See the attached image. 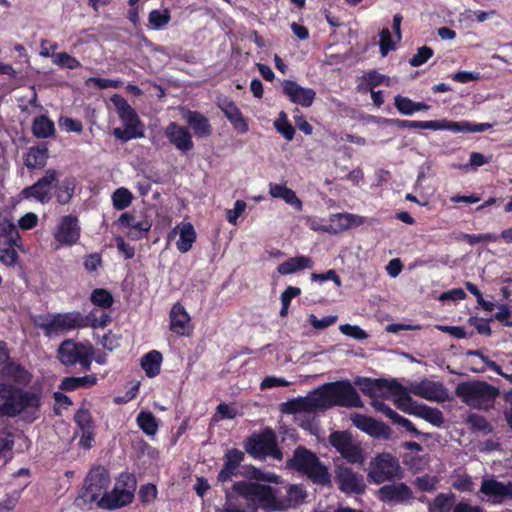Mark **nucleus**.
Masks as SVG:
<instances>
[{
    "label": "nucleus",
    "instance_id": "25",
    "mask_svg": "<svg viewBox=\"0 0 512 512\" xmlns=\"http://www.w3.org/2000/svg\"><path fill=\"white\" fill-rule=\"evenodd\" d=\"M329 224L323 226V230L329 233H338L347 230L352 226H360L363 224V217L350 213H336L329 218Z\"/></svg>",
    "mask_w": 512,
    "mask_h": 512
},
{
    "label": "nucleus",
    "instance_id": "51",
    "mask_svg": "<svg viewBox=\"0 0 512 512\" xmlns=\"http://www.w3.org/2000/svg\"><path fill=\"white\" fill-rule=\"evenodd\" d=\"M274 127L286 140L291 141L293 139L295 130L288 122L285 113L280 114V118L274 122Z\"/></svg>",
    "mask_w": 512,
    "mask_h": 512
},
{
    "label": "nucleus",
    "instance_id": "4",
    "mask_svg": "<svg viewBox=\"0 0 512 512\" xmlns=\"http://www.w3.org/2000/svg\"><path fill=\"white\" fill-rule=\"evenodd\" d=\"M456 395L468 406L487 409L493 406L499 391L483 381H469L457 385Z\"/></svg>",
    "mask_w": 512,
    "mask_h": 512
},
{
    "label": "nucleus",
    "instance_id": "22",
    "mask_svg": "<svg viewBox=\"0 0 512 512\" xmlns=\"http://www.w3.org/2000/svg\"><path fill=\"white\" fill-rule=\"evenodd\" d=\"M282 88L283 93L292 103L305 108L312 105L316 96V92L313 89L302 87L297 82L291 80H284Z\"/></svg>",
    "mask_w": 512,
    "mask_h": 512
},
{
    "label": "nucleus",
    "instance_id": "34",
    "mask_svg": "<svg viewBox=\"0 0 512 512\" xmlns=\"http://www.w3.org/2000/svg\"><path fill=\"white\" fill-rule=\"evenodd\" d=\"M313 267V261L311 258L306 256H296L289 258L284 263L278 265L277 272L281 275H289L303 269H311Z\"/></svg>",
    "mask_w": 512,
    "mask_h": 512
},
{
    "label": "nucleus",
    "instance_id": "45",
    "mask_svg": "<svg viewBox=\"0 0 512 512\" xmlns=\"http://www.w3.org/2000/svg\"><path fill=\"white\" fill-rule=\"evenodd\" d=\"M13 386L0 383V415L8 416V413L15 411V406L10 405V397Z\"/></svg>",
    "mask_w": 512,
    "mask_h": 512
},
{
    "label": "nucleus",
    "instance_id": "33",
    "mask_svg": "<svg viewBox=\"0 0 512 512\" xmlns=\"http://www.w3.org/2000/svg\"><path fill=\"white\" fill-rule=\"evenodd\" d=\"M378 398L379 397L373 398L371 401V405L376 411L383 413L386 417L393 420L395 423H398L407 430L412 431L415 434L418 433L410 420L397 414L392 408H390L388 405H386L383 401H381Z\"/></svg>",
    "mask_w": 512,
    "mask_h": 512
},
{
    "label": "nucleus",
    "instance_id": "61",
    "mask_svg": "<svg viewBox=\"0 0 512 512\" xmlns=\"http://www.w3.org/2000/svg\"><path fill=\"white\" fill-rule=\"evenodd\" d=\"M339 330L344 335L356 340H365L368 338V334L357 325L343 324L339 327Z\"/></svg>",
    "mask_w": 512,
    "mask_h": 512
},
{
    "label": "nucleus",
    "instance_id": "12",
    "mask_svg": "<svg viewBox=\"0 0 512 512\" xmlns=\"http://www.w3.org/2000/svg\"><path fill=\"white\" fill-rule=\"evenodd\" d=\"M368 480L374 484H382L401 477L399 461L389 453L378 454L370 463Z\"/></svg>",
    "mask_w": 512,
    "mask_h": 512
},
{
    "label": "nucleus",
    "instance_id": "43",
    "mask_svg": "<svg viewBox=\"0 0 512 512\" xmlns=\"http://www.w3.org/2000/svg\"><path fill=\"white\" fill-rule=\"evenodd\" d=\"M139 428L147 435L153 436L158 430V422L155 416L149 411H141L137 416Z\"/></svg>",
    "mask_w": 512,
    "mask_h": 512
},
{
    "label": "nucleus",
    "instance_id": "41",
    "mask_svg": "<svg viewBox=\"0 0 512 512\" xmlns=\"http://www.w3.org/2000/svg\"><path fill=\"white\" fill-rule=\"evenodd\" d=\"M97 378L94 375L82 377H66L62 380L60 388L66 391H74L80 387H90L96 384Z\"/></svg>",
    "mask_w": 512,
    "mask_h": 512
},
{
    "label": "nucleus",
    "instance_id": "31",
    "mask_svg": "<svg viewBox=\"0 0 512 512\" xmlns=\"http://www.w3.org/2000/svg\"><path fill=\"white\" fill-rule=\"evenodd\" d=\"M269 194L273 198L282 199L298 211L302 210L301 200L297 197L296 193L285 184L270 183Z\"/></svg>",
    "mask_w": 512,
    "mask_h": 512
},
{
    "label": "nucleus",
    "instance_id": "47",
    "mask_svg": "<svg viewBox=\"0 0 512 512\" xmlns=\"http://www.w3.org/2000/svg\"><path fill=\"white\" fill-rule=\"evenodd\" d=\"M74 194V184L72 180H64L56 190L57 201L64 205L67 204Z\"/></svg>",
    "mask_w": 512,
    "mask_h": 512
},
{
    "label": "nucleus",
    "instance_id": "1",
    "mask_svg": "<svg viewBox=\"0 0 512 512\" xmlns=\"http://www.w3.org/2000/svg\"><path fill=\"white\" fill-rule=\"evenodd\" d=\"M284 489L283 497L282 491L275 490L269 485L241 481L233 486L234 492L267 511H282L296 507L306 497V491L302 485H288Z\"/></svg>",
    "mask_w": 512,
    "mask_h": 512
},
{
    "label": "nucleus",
    "instance_id": "44",
    "mask_svg": "<svg viewBox=\"0 0 512 512\" xmlns=\"http://www.w3.org/2000/svg\"><path fill=\"white\" fill-rule=\"evenodd\" d=\"M132 198V193L127 188H118L112 194L113 206L117 210H123L131 204Z\"/></svg>",
    "mask_w": 512,
    "mask_h": 512
},
{
    "label": "nucleus",
    "instance_id": "9",
    "mask_svg": "<svg viewBox=\"0 0 512 512\" xmlns=\"http://www.w3.org/2000/svg\"><path fill=\"white\" fill-rule=\"evenodd\" d=\"M291 464L316 484L326 485L330 483V474L327 467L319 461L314 453L305 448L295 450Z\"/></svg>",
    "mask_w": 512,
    "mask_h": 512
},
{
    "label": "nucleus",
    "instance_id": "42",
    "mask_svg": "<svg viewBox=\"0 0 512 512\" xmlns=\"http://www.w3.org/2000/svg\"><path fill=\"white\" fill-rule=\"evenodd\" d=\"M453 493H440L432 502H429L430 512H449L454 504Z\"/></svg>",
    "mask_w": 512,
    "mask_h": 512
},
{
    "label": "nucleus",
    "instance_id": "29",
    "mask_svg": "<svg viewBox=\"0 0 512 512\" xmlns=\"http://www.w3.org/2000/svg\"><path fill=\"white\" fill-rule=\"evenodd\" d=\"M0 375L3 380L19 385H26L31 380V374L21 365L12 361L1 368Z\"/></svg>",
    "mask_w": 512,
    "mask_h": 512
},
{
    "label": "nucleus",
    "instance_id": "15",
    "mask_svg": "<svg viewBox=\"0 0 512 512\" xmlns=\"http://www.w3.org/2000/svg\"><path fill=\"white\" fill-rule=\"evenodd\" d=\"M58 172L55 169L46 170L41 177L33 185L26 187L22 194L26 199L33 198L41 204H46L51 200V191L54 183L58 180Z\"/></svg>",
    "mask_w": 512,
    "mask_h": 512
},
{
    "label": "nucleus",
    "instance_id": "24",
    "mask_svg": "<svg viewBox=\"0 0 512 512\" xmlns=\"http://www.w3.org/2000/svg\"><path fill=\"white\" fill-rule=\"evenodd\" d=\"M246 450L249 454L255 457L262 455H273L274 457H278V455H280L276 450L275 437L272 432L264 433L259 438L251 440L247 445Z\"/></svg>",
    "mask_w": 512,
    "mask_h": 512
},
{
    "label": "nucleus",
    "instance_id": "26",
    "mask_svg": "<svg viewBox=\"0 0 512 512\" xmlns=\"http://www.w3.org/2000/svg\"><path fill=\"white\" fill-rule=\"evenodd\" d=\"M183 119L191 127L194 135L198 138H206L212 134V126L209 119L197 111L186 110Z\"/></svg>",
    "mask_w": 512,
    "mask_h": 512
},
{
    "label": "nucleus",
    "instance_id": "11",
    "mask_svg": "<svg viewBox=\"0 0 512 512\" xmlns=\"http://www.w3.org/2000/svg\"><path fill=\"white\" fill-rule=\"evenodd\" d=\"M10 405L15 406V411L8 413L14 417L21 415L26 421H34L39 416L40 396L39 394L19 388H12Z\"/></svg>",
    "mask_w": 512,
    "mask_h": 512
},
{
    "label": "nucleus",
    "instance_id": "32",
    "mask_svg": "<svg viewBox=\"0 0 512 512\" xmlns=\"http://www.w3.org/2000/svg\"><path fill=\"white\" fill-rule=\"evenodd\" d=\"M34 324L49 338L63 334L56 313L38 315L34 318Z\"/></svg>",
    "mask_w": 512,
    "mask_h": 512
},
{
    "label": "nucleus",
    "instance_id": "20",
    "mask_svg": "<svg viewBox=\"0 0 512 512\" xmlns=\"http://www.w3.org/2000/svg\"><path fill=\"white\" fill-rule=\"evenodd\" d=\"M339 489L344 493H360L365 489L363 476L354 472L350 467L337 465L335 469Z\"/></svg>",
    "mask_w": 512,
    "mask_h": 512
},
{
    "label": "nucleus",
    "instance_id": "39",
    "mask_svg": "<svg viewBox=\"0 0 512 512\" xmlns=\"http://www.w3.org/2000/svg\"><path fill=\"white\" fill-rule=\"evenodd\" d=\"M162 355L156 350H152L141 358V366L148 377H155L160 373Z\"/></svg>",
    "mask_w": 512,
    "mask_h": 512
},
{
    "label": "nucleus",
    "instance_id": "18",
    "mask_svg": "<svg viewBox=\"0 0 512 512\" xmlns=\"http://www.w3.org/2000/svg\"><path fill=\"white\" fill-rule=\"evenodd\" d=\"M378 495L380 500L393 505H408L414 499L411 488L402 482L382 486Z\"/></svg>",
    "mask_w": 512,
    "mask_h": 512
},
{
    "label": "nucleus",
    "instance_id": "60",
    "mask_svg": "<svg viewBox=\"0 0 512 512\" xmlns=\"http://www.w3.org/2000/svg\"><path fill=\"white\" fill-rule=\"evenodd\" d=\"M75 421L81 431H85L87 434L90 433V429H93V423L90 413L85 409H80L75 415Z\"/></svg>",
    "mask_w": 512,
    "mask_h": 512
},
{
    "label": "nucleus",
    "instance_id": "52",
    "mask_svg": "<svg viewBox=\"0 0 512 512\" xmlns=\"http://www.w3.org/2000/svg\"><path fill=\"white\" fill-rule=\"evenodd\" d=\"M83 318H86V327L90 326L92 328H104L110 322L109 314L103 312L100 316H97L94 310L87 315H83Z\"/></svg>",
    "mask_w": 512,
    "mask_h": 512
},
{
    "label": "nucleus",
    "instance_id": "23",
    "mask_svg": "<svg viewBox=\"0 0 512 512\" xmlns=\"http://www.w3.org/2000/svg\"><path fill=\"white\" fill-rule=\"evenodd\" d=\"M170 329L181 336L189 335L192 330L191 318L180 303L174 304L170 311Z\"/></svg>",
    "mask_w": 512,
    "mask_h": 512
},
{
    "label": "nucleus",
    "instance_id": "62",
    "mask_svg": "<svg viewBox=\"0 0 512 512\" xmlns=\"http://www.w3.org/2000/svg\"><path fill=\"white\" fill-rule=\"evenodd\" d=\"M157 497V487L154 484H146L139 490V498L142 503L150 504Z\"/></svg>",
    "mask_w": 512,
    "mask_h": 512
},
{
    "label": "nucleus",
    "instance_id": "37",
    "mask_svg": "<svg viewBox=\"0 0 512 512\" xmlns=\"http://www.w3.org/2000/svg\"><path fill=\"white\" fill-rule=\"evenodd\" d=\"M48 159V149L46 147H31L24 157V162L29 169L43 168Z\"/></svg>",
    "mask_w": 512,
    "mask_h": 512
},
{
    "label": "nucleus",
    "instance_id": "10",
    "mask_svg": "<svg viewBox=\"0 0 512 512\" xmlns=\"http://www.w3.org/2000/svg\"><path fill=\"white\" fill-rule=\"evenodd\" d=\"M15 247L21 248V238L18 229L8 219L0 221V262L6 266H15L18 253Z\"/></svg>",
    "mask_w": 512,
    "mask_h": 512
},
{
    "label": "nucleus",
    "instance_id": "16",
    "mask_svg": "<svg viewBox=\"0 0 512 512\" xmlns=\"http://www.w3.org/2000/svg\"><path fill=\"white\" fill-rule=\"evenodd\" d=\"M54 239L60 246H73L80 238L78 219L72 215L63 216L54 231Z\"/></svg>",
    "mask_w": 512,
    "mask_h": 512
},
{
    "label": "nucleus",
    "instance_id": "3",
    "mask_svg": "<svg viewBox=\"0 0 512 512\" xmlns=\"http://www.w3.org/2000/svg\"><path fill=\"white\" fill-rule=\"evenodd\" d=\"M387 123L395 125L399 128L409 129H430V130H449L452 132H484L492 127L490 123L473 124L469 121H449L443 120H430V121H416V120H401V119H388Z\"/></svg>",
    "mask_w": 512,
    "mask_h": 512
},
{
    "label": "nucleus",
    "instance_id": "13",
    "mask_svg": "<svg viewBox=\"0 0 512 512\" xmlns=\"http://www.w3.org/2000/svg\"><path fill=\"white\" fill-rule=\"evenodd\" d=\"M361 391L372 398L386 397L388 393H393L398 396L397 403L403 406L410 403L411 398L403 391L402 387L395 381L388 382L385 380H373L370 378H363L357 381Z\"/></svg>",
    "mask_w": 512,
    "mask_h": 512
},
{
    "label": "nucleus",
    "instance_id": "8",
    "mask_svg": "<svg viewBox=\"0 0 512 512\" xmlns=\"http://www.w3.org/2000/svg\"><path fill=\"white\" fill-rule=\"evenodd\" d=\"M137 481L133 474L121 473L114 488L109 494H104L100 501V508L113 510L130 504L134 498Z\"/></svg>",
    "mask_w": 512,
    "mask_h": 512
},
{
    "label": "nucleus",
    "instance_id": "55",
    "mask_svg": "<svg viewBox=\"0 0 512 512\" xmlns=\"http://www.w3.org/2000/svg\"><path fill=\"white\" fill-rule=\"evenodd\" d=\"M394 105L402 115L409 116L414 114V101L408 97L402 95L395 96Z\"/></svg>",
    "mask_w": 512,
    "mask_h": 512
},
{
    "label": "nucleus",
    "instance_id": "36",
    "mask_svg": "<svg viewBox=\"0 0 512 512\" xmlns=\"http://www.w3.org/2000/svg\"><path fill=\"white\" fill-rule=\"evenodd\" d=\"M56 315L59 320L62 333L86 327V318H83V314L78 311L56 313Z\"/></svg>",
    "mask_w": 512,
    "mask_h": 512
},
{
    "label": "nucleus",
    "instance_id": "57",
    "mask_svg": "<svg viewBox=\"0 0 512 512\" xmlns=\"http://www.w3.org/2000/svg\"><path fill=\"white\" fill-rule=\"evenodd\" d=\"M433 56L432 48L428 46H422L418 48L417 53L409 60V63L413 67H418L428 61Z\"/></svg>",
    "mask_w": 512,
    "mask_h": 512
},
{
    "label": "nucleus",
    "instance_id": "28",
    "mask_svg": "<svg viewBox=\"0 0 512 512\" xmlns=\"http://www.w3.org/2000/svg\"><path fill=\"white\" fill-rule=\"evenodd\" d=\"M244 456V452L239 449L233 448L228 450L224 456V467L218 475V480L221 482L230 480L244 460Z\"/></svg>",
    "mask_w": 512,
    "mask_h": 512
},
{
    "label": "nucleus",
    "instance_id": "64",
    "mask_svg": "<svg viewBox=\"0 0 512 512\" xmlns=\"http://www.w3.org/2000/svg\"><path fill=\"white\" fill-rule=\"evenodd\" d=\"M438 480L436 477H432L429 475H424L421 477H417L415 480V485L421 491L431 492L436 489Z\"/></svg>",
    "mask_w": 512,
    "mask_h": 512
},
{
    "label": "nucleus",
    "instance_id": "49",
    "mask_svg": "<svg viewBox=\"0 0 512 512\" xmlns=\"http://www.w3.org/2000/svg\"><path fill=\"white\" fill-rule=\"evenodd\" d=\"M52 59L54 64L70 70L81 67V63L66 52L53 54Z\"/></svg>",
    "mask_w": 512,
    "mask_h": 512
},
{
    "label": "nucleus",
    "instance_id": "35",
    "mask_svg": "<svg viewBox=\"0 0 512 512\" xmlns=\"http://www.w3.org/2000/svg\"><path fill=\"white\" fill-rule=\"evenodd\" d=\"M177 230H179V240L176 243L177 249L182 253H186L195 242V229L191 223H183L174 228L173 233H176Z\"/></svg>",
    "mask_w": 512,
    "mask_h": 512
},
{
    "label": "nucleus",
    "instance_id": "7",
    "mask_svg": "<svg viewBox=\"0 0 512 512\" xmlns=\"http://www.w3.org/2000/svg\"><path fill=\"white\" fill-rule=\"evenodd\" d=\"M110 485V477L107 470L103 467L91 469L87 475L81 494L76 499L77 505L84 507L88 504L96 503L100 508V501L104 494H109L107 489Z\"/></svg>",
    "mask_w": 512,
    "mask_h": 512
},
{
    "label": "nucleus",
    "instance_id": "46",
    "mask_svg": "<svg viewBox=\"0 0 512 512\" xmlns=\"http://www.w3.org/2000/svg\"><path fill=\"white\" fill-rule=\"evenodd\" d=\"M170 12L168 9L152 10L149 13L148 20L154 29H161L170 21Z\"/></svg>",
    "mask_w": 512,
    "mask_h": 512
},
{
    "label": "nucleus",
    "instance_id": "63",
    "mask_svg": "<svg viewBox=\"0 0 512 512\" xmlns=\"http://www.w3.org/2000/svg\"><path fill=\"white\" fill-rule=\"evenodd\" d=\"M246 206L247 205L243 200H237L234 204V208L229 209L226 212L227 221L233 225H236L238 218L244 213Z\"/></svg>",
    "mask_w": 512,
    "mask_h": 512
},
{
    "label": "nucleus",
    "instance_id": "59",
    "mask_svg": "<svg viewBox=\"0 0 512 512\" xmlns=\"http://www.w3.org/2000/svg\"><path fill=\"white\" fill-rule=\"evenodd\" d=\"M59 127L66 132L81 133L83 131V125L79 120L62 116L59 118Z\"/></svg>",
    "mask_w": 512,
    "mask_h": 512
},
{
    "label": "nucleus",
    "instance_id": "5",
    "mask_svg": "<svg viewBox=\"0 0 512 512\" xmlns=\"http://www.w3.org/2000/svg\"><path fill=\"white\" fill-rule=\"evenodd\" d=\"M111 101L115 105L117 114L123 123V127L114 128L113 135L123 142L143 137V124L126 99L119 95H114Z\"/></svg>",
    "mask_w": 512,
    "mask_h": 512
},
{
    "label": "nucleus",
    "instance_id": "17",
    "mask_svg": "<svg viewBox=\"0 0 512 512\" xmlns=\"http://www.w3.org/2000/svg\"><path fill=\"white\" fill-rule=\"evenodd\" d=\"M329 442L348 462L361 463L363 461L360 447L346 432L332 433Z\"/></svg>",
    "mask_w": 512,
    "mask_h": 512
},
{
    "label": "nucleus",
    "instance_id": "38",
    "mask_svg": "<svg viewBox=\"0 0 512 512\" xmlns=\"http://www.w3.org/2000/svg\"><path fill=\"white\" fill-rule=\"evenodd\" d=\"M119 221L130 227V235L134 238L143 237L151 228V223L149 220H136L132 215L128 213H124L120 216Z\"/></svg>",
    "mask_w": 512,
    "mask_h": 512
},
{
    "label": "nucleus",
    "instance_id": "53",
    "mask_svg": "<svg viewBox=\"0 0 512 512\" xmlns=\"http://www.w3.org/2000/svg\"><path fill=\"white\" fill-rule=\"evenodd\" d=\"M87 87L94 86L98 89L118 88L122 85L120 80L90 77L85 81Z\"/></svg>",
    "mask_w": 512,
    "mask_h": 512
},
{
    "label": "nucleus",
    "instance_id": "40",
    "mask_svg": "<svg viewBox=\"0 0 512 512\" xmlns=\"http://www.w3.org/2000/svg\"><path fill=\"white\" fill-rule=\"evenodd\" d=\"M32 131L37 138H48L55 132V125L48 117L41 115L34 119Z\"/></svg>",
    "mask_w": 512,
    "mask_h": 512
},
{
    "label": "nucleus",
    "instance_id": "14",
    "mask_svg": "<svg viewBox=\"0 0 512 512\" xmlns=\"http://www.w3.org/2000/svg\"><path fill=\"white\" fill-rule=\"evenodd\" d=\"M480 493L483 494V500L493 505H501L512 501V482H502L495 478H485L482 480Z\"/></svg>",
    "mask_w": 512,
    "mask_h": 512
},
{
    "label": "nucleus",
    "instance_id": "6",
    "mask_svg": "<svg viewBox=\"0 0 512 512\" xmlns=\"http://www.w3.org/2000/svg\"><path fill=\"white\" fill-rule=\"evenodd\" d=\"M94 355V347L88 341L77 342L73 339H66L57 349V359L64 366L76 364L86 371L91 369Z\"/></svg>",
    "mask_w": 512,
    "mask_h": 512
},
{
    "label": "nucleus",
    "instance_id": "50",
    "mask_svg": "<svg viewBox=\"0 0 512 512\" xmlns=\"http://www.w3.org/2000/svg\"><path fill=\"white\" fill-rule=\"evenodd\" d=\"M418 414L434 426H440L444 421L441 411L436 408L422 406L419 408Z\"/></svg>",
    "mask_w": 512,
    "mask_h": 512
},
{
    "label": "nucleus",
    "instance_id": "21",
    "mask_svg": "<svg viewBox=\"0 0 512 512\" xmlns=\"http://www.w3.org/2000/svg\"><path fill=\"white\" fill-rule=\"evenodd\" d=\"M168 141L179 151L188 152L194 148L192 134L185 126L170 122L164 131Z\"/></svg>",
    "mask_w": 512,
    "mask_h": 512
},
{
    "label": "nucleus",
    "instance_id": "56",
    "mask_svg": "<svg viewBox=\"0 0 512 512\" xmlns=\"http://www.w3.org/2000/svg\"><path fill=\"white\" fill-rule=\"evenodd\" d=\"M380 53L382 56H386L389 51L395 50L396 44L392 41L391 33L388 28H383L380 33Z\"/></svg>",
    "mask_w": 512,
    "mask_h": 512
},
{
    "label": "nucleus",
    "instance_id": "30",
    "mask_svg": "<svg viewBox=\"0 0 512 512\" xmlns=\"http://www.w3.org/2000/svg\"><path fill=\"white\" fill-rule=\"evenodd\" d=\"M219 108L230 123L241 133H246L248 131V125L235 103L229 100H223L219 103Z\"/></svg>",
    "mask_w": 512,
    "mask_h": 512
},
{
    "label": "nucleus",
    "instance_id": "2",
    "mask_svg": "<svg viewBox=\"0 0 512 512\" xmlns=\"http://www.w3.org/2000/svg\"><path fill=\"white\" fill-rule=\"evenodd\" d=\"M335 405L361 407L362 402L356 389L349 382L326 384L303 401V406L310 410L326 409Z\"/></svg>",
    "mask_w": 512,
    "mask_h": 512
},
{
    "label": "nucleus",
    "instance_id": "19",
    "mask_svg": "<svg viewBox=\"0 0 512 512\" xmlns=\"http://www.w3.org/2000/svg\"><path fill=\"white\" fill-rule=\"evenodd\" d=\"M408 391L429 401L444 402L448 399L447 389L439 381L425 379L421 382L412 383Z\"/></svg>",
    "mask_w": 512,
    "mask_h": 512
},
{
    "label": "nucleus",
    "instance_id": "54",
    "mask_svg": "<svg viewBox=\"0 0 512 512\" xmlns=\"http://www.w3.org/2000/svg\"><path fill=\"white\" fill-rule=\"evenodd\" d=\"M467 423L475 431H480L484 434H488L491 431L490 424L483 416L479 414H470L467 417Z\"/></svg>",
    "mask_w": 512,
    "mask_h": 512
},
{
    "label": "nucleus",
    "instance_id": "58",
    "mask_svg": "<svg viewBox=\"0 0 512 512\" xmlns=\"http://www.w3.org/2000/svg\"><path fill=\"white\" fill-rule=\"evenodd\" d=\"M452 486L460 492H471L474 489V483L468 474L456 476L452 482Z\"/></svg>",
    "mask_w": 512,
    "mask_h": 512
},
{
    "label": "nucleus",
    "instance_id": "48",
    "mask_svg": "<svg viewBox=\"0 0 512 512\" xmlns=\"http://www.w3.org/2000/svg\"><path fill=\"white\" fill-rule=\"evenodd\" d=\"M91 301L94 305L106 309L112 306L113 297L107 290L98 288L92 292Z\"/></svg>",
    "mask_w": 512,
    "mask_h": 512
},
{
    "label": "nucleus",
    "instance_id": "27",
    "mask_svg": "<svg viewBox=\"0 0 512 512\" xmlns=\"http://www.w3.org/2000/svg\"><path fill=\"white\" fill-rule=\"evenodd\" d=\"M350 419L355 427L371 436L378 437L384 435L387 429L382 422L363 414H351Z\"/></svg>",
    "mask_w": 512,
    "mask_h": 512
}]
</instances>
